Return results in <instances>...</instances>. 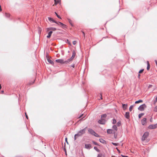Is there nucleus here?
I'll list each match as a JSON object with an SVG mask.
<instances>
[{
  "mask_svg": "<svg viewBox=\"0 0 157 157\" xmlns=\"http://www.w3.org/2000/svg\"><path fill=\"white\" fill-rule=\"evenodd\" d=\"M87 127L85 128L80 130L77 133V134H75V135L74 139L76 140V139L79 136H82L83 134L85 133Z\"/></svg>",
  "mask_w": 157,
  "mask_h": 157,
  "instance_id": "1",
  "label": "nucleus"
},
{
  "mask_svg": "<svg viewBox=\"0 0 157 157\" xmlns=\"http://www.w3.org/2000/svg\"><path fill=\"white\" fill-rule=\"evenodd\" d=\"M72 53V55L70 59H67V60L65 61V62L66 63H69L70 62L72 61L73 59L75 58L76 55L75 52L74 51H73Z\"/></svg>",
  "mask_w": 157,
  "mask_h": 157,
  "instance_id": "2",
  "label": "nucleus"
},
{
  "mask_svg": "<svg viewBox=\"0 0 157 157\" xmlns=\"http://www.w3.org/2000/svg\"><path fill=\"white\" fill-rule=\"evenodd\" d=\"M146 107V105L145 104H143L141 105H140L138 108V109L140 111H143Z\"/></svg>",
  "mask_w": 157,
  "mask_h": 157,
  "instance_id": "3",
  "label": "nucleus"
},
{
  "mask_svg": "<svg viewBox=\"0 0 157 157\" xmlns=\"http://www.w3.org/2000/svg\"><path fill=\"white\" fill-rule=\"evenodd\" d=\"M149 135V133L147 132H145L142 138V140L144 141L147 138Z\"/></svg>",
  "mask_w": 157,
  "mask_h": 157,
  "instance_id": "4",
  "label": "nucleus"
},
{
  "mask_svg": "<svg viewBox=\"0 0 157 157\" xmlns=\"http://www.w3.org/2000/svg\"><path fill=\"white\" fill-rule=\"evenodd\" d=\"M56 61L59 63H60L61 64H67L68 63H66L65 61H64V60L63 59H56Z\"/></svg>",
  "mask_w": 157,
  "mask_h": 157,
  "instance_id": "5",
  "label": "nucleus"
},
{
  "mask_svg": "<svg viewBox=\"0 0 157 157\" xmlns=\"http://www.w3.org/2000/svg\"><path fill=\"white\" fill-rule=\"evenodd\" d=\"M157 127V124H151L149 126L148 128L150 129H153Z\"/></svg>",
  "mask_w": 157,
  "mask_h": 157,
  "instance_id": "6",
  "label": "nucleus"
},
{
  "mask_svg": "<svg viewBox=\"0 0 157 157\" xmlns=\"http://www.w3.org/2000/svg\"><path fill=\"white\" fill-rule=\"evenodd\" d=\"M56 24H57V25H60L62 28H65L66 27V25L63 24V23L60 22H56Z\"/></svg>",
  "mask_w": 157,
  "mask_h": 157,
  "instance_id": "7",
  "label": "nucleus"
},
{
  "mask_svg": "<svg viewBox=\"0 0 157 157\" xmlns=\"http://www.w3.org/2000/svg\"><path fill=\"white\" fill-rule=\"evenodd\" d=\"M56 30V29L54 27H49L48 28L46 29V30L47 32H48V31L50 30H51L52 31H55Z\"/></svg>",
  "mask_w": 157,
  "mask_h": 157,
  "instance_id": "8",
  "label": "nucleus"
},
{
  "mask_svg": "<svg viewBox=\"0 0 157 157\" xmlns=\"http://www.w3.org/2000/svg\"><path fill=\"white\" fill-rule=\"evenodd\" d=\"M105 119H101V120H99L98 121V122L101 124H105Z\"/></svg>",
  "mask_w": 157,
  "mask_h": 157,
  "instance_id": "9",
  "label": "nucleus"
},
{
  "mask_svg": "<svg viewBox=\"0 0 157 157\" xmlns=\"http://www.w3.org/2000/svg\"><path fill=\"white\" fill-rule=\"evenodd\" d=\"M88 132L92 135H94L95 134V132L91 128H88Z\"/></svg>",
  "mask_w": 157,
  "mask_h": 157,
  "instance_id": "10",
  "label": "nucleus"
},
{
  "mask_svg": "<svg viewBox=\"0 0 157 157\" xmlns=\"http://www.w3.org/2000/svg\"><path fill=\"white\" fill-rule=\"evenodd\" d=\"M107 133L108 134L115 133V132L112 129H108L107 130Z\"/></svg>",
  "mask_w": 157,
  "mask_h": 157,
  "instance_id": "11",
  "label": "nucleus"
},
{
  "mask_svg": "<svg viewBox=\"0 0 157 157\" xmlns=\"http://www.w3.org/2000/svg\"><path fill=\"white\" fill-rule=\"evenodd\" d=\"M125 117L126 118L129 119L130 117L129 113L126 112L125 114Z\"/></svg>",
  "mask_w": 157,
  "mask_h": 157,
  "instance_id": "12",
  "label": "nucleus"
},
{
  "mask_svg": "<svg viewBox=\"0 0 157 157\" xmlns=\"http://www.w3.org/2000/svg\"><path fill=\"white\" fill-rule=\"evenodd\" d=\"M146 119L145 118H143L142 120V124L144 125L146 123Z\"/></svg>",
  "mask_w": 157,
  "mask_h": 157,
  "instance_id": "13",
  "label": "nucleus"
},
{
  "mask_svg": "<svg viewBox=\"0 0 157 157\" xmlns=\"http://www.w3.org/2000/svg\"><path fill=\"white\" fill-rule=\"evenodd\" d=\"M91 146V145L90 144H86L85 145V148L87 149L90 148Z\"/></svg>",
  "mask_w": 157,
  "mask_h": 157,
  "instance_id": "14",
  "label": "nucleus"
},
{
  "mask_svg": "<svg viewBox=\"0 0 157 157\" xmlns=\"http://www.w3.org/2000/svg\"><path fill=\"white\" fill-rule=\"evenodd\" d=\"M52 33V31H50L48 33V35L47 36V38H50L51 35Z\"/></svg>",
  "mask_w": 157,
  "mask_h": 157,
  "instance_id": "15",
  "label": "nucleus"
},
{
  "mask_svg": "<svg viewBox=\"0 0 157 157\" xmlns=\"http://www.w3.org/2000/svg\"><path fill=\"white\" fill-rule=\"evenodd\" d=\"M113 130L115 132H116L117 130V128L116 125H114L113 126Z\"/></svg>",
  "mask_w": 157,
  "mask_h": 157,
  "instance_id": "16",
  "label": "nucleus"
},
{
  "mask_svg": "<svg viewBox=\"0 0 157 157\" xmlns=\"http://www.w3.org/2000/svg\"><path fill=\"white\" fill-rule=\"evenodd\" d=\"M47 60L48 62L51 63L52 65H53L54 64V62L49 58H47Z\"/></svg>",
  "mask_w": 157,
  "mask_h": 157,
  "instance_id": "17",
  "label": "nucleus"
},
{
  "mask_svg": "<svg viewBox=\"0 0 157 157\" xmlns=\"http://www.w3.org/2000/svg\"><path fill=\"white\" fill-rule=\"evenodd\" d=\"M127 105L122 104V107L124 110L126 109H127Z\"/></svg>",
  "mask_w": 157,
  "mask_h": 157,
  "instance_id": "18",
  "label": "nucleus"
},
{
  "mask_svg": "<svg viewBox=\"0 0 157 157\" xmlns=\"http://www.w3.org/2000/svg\"><path fill=\"white\" fill-rule=\"evenodd\" d=\"M143 102V100H140L138 101H136L135 102V104H138L140 103H142Z\"/></svg>",
  "mask_w": 157,
  "mask_h": 157,
  "instance_id": "19",
  "label": "nucleus"
},
{
  "mask_svg": "<svg viewBox=\"0 0 157 157\" xmlns=\"http://www.w3.org/2000/svg\"><path fill=\"white\" fill-rule=\"evenodd\" d=\"M48 20H49V21H52V22L55 23H56V21H55L54 20H53V19L52 18H51V17H48Z\"/></svg>",
  "mask_w": 157,
  "mask_h": 157,
  "instance_id": "20",
  "label": "nucleus"
},
{
  "mask_svg": "<svg viewBox=\"0 0 157 157\" xmlns=\"http://www.w3.org/2000/svg\"><path fill=\"white\" fill-rule=\"evenodd\" d=\"M147 70H149L150 69V64H149V62L148 61H147Z\"/></svg>",
  "mask_w": 157,
  "mask_h": 157,
  "instance_id": "21",
  "label": "nucleus"
},
{
  "mask_svg": "<svg viewBox=\"0 0 157 157\" xmlns=\"http://www.w3.org/2000/svg\"><path fill=\"white\" fill-rule=\"evenodd\" d=\"M106 117V114H102L101 115V119H104Z\"/></svg>",
  "mask_w": 157,
  "mask_h": 157,
  "instance_id": "22",
  "label": "nucleus"
},
{
  "mask_svg": "<svg viewBox=\"0 0 157 157\" xmlns=\"http://www.w3.org/2000/svg\"><path fill=\"white\" fill-rule=\"evenodd\" d=\"M5 16L6 17L9 18L10 17V14L7 13H5Z\"/></svg>",
  "mask_w": 157,
  "mask_h": 157,
  "instance_id": "23",
  "label": "nucleus"
},
{
  "mask_svg": "<svg viewBox=\"0 0 157 157\" xmlns=\"http://www.w3.org/2000/svg\"><path fill=\"white\" fill-rule=\"evenodd\" d=\"M54 1H55V3L56 5L58 3H59L60 2V0H54Z\"/></svg>",
  "mask_w": 157,
  "mask_h": 157,
  "instance_id": "24",
  "label": "nucleus"
},
{
  "mask_svg": "<svg viewBox=\"0 0 157 157\" xmlns=\"http://www.w3.org/2000/svg\"><path fill=\"white\" fill-rule=\"evenodd\" d=\"M99 141L101 143H104L105 142V141L102 139H100Z\"/></svg>",
  "mask_w": 157,
  "mask_h": 157,
  "instance_id": "25",
  "label": "nucleus"
},
{
  "mask_svg": "<svg viewBox=\"0 0 157 157\" xmlns=\"http://www.w3.org/2000/svg\"><path fill=\"white\" fill-rule=\"evenodd\" d=\"M117 126L119 127L121 126V122L120 121H119L117 123Z\"/></svg>",
  "mask_w": 157,
  "mask_h": 157,
  "instance_id": "26",
  "label": "nucleus"
},
{
  "mask_svg": "<svg viewBox=\"0 0 157 157\" xmlns=\"http://www.w3.org/2000/svg\"><path fill=\"white\" fill-rule=\"evenodd\" d=\"M144 114L143 113H141L139 115V118L140 119L141 117L144 115Z\"/></svg>",
  "mask_w": 157,
  "mask_h": 157,
  "instance_id": "27",
  "label": "nucleus"
},
{
  "mask_svg": "<svg viewBox=\"0 0 157 157\" xmlns=\"http://www.w3.org/2000/svg\"><path fill=\"white\" fill-rule=\"evenodd\" d=\"M133 105H131L130 106L129 108V110L130 111H131L133 107Z\"/></svg>",
  "mask_w": 157,
  "mask_h": 157,
  "instance_id": "28",
  "label": "nucleus"
},
{
  "mask_svg": "<svg viewBox=\"0 0 157 157\" xmlns=\"http://www.w3.org/2000/svg\"><path fill=\"white\" fill-rule=\"evenodd\" d=\"M154 111L155 112H157V106H156L155 107Z\"/></svg>",
  "mask_w": 157,
  "mask_h": 157,
  "instance_id": "29",
  "label": "nucleus"
},
{
  "mask_svg": "<svg viewBox=\"0 0 157 157\" xmlns=\"http://www.w3.org/2000/svg\"><path fill=\"white\" fill-rule=\"evenodd\" d=\"M116 123V120L115 119H113V124H115Z\"/></svg>",
  "mask_w": 157,
  "mask_h": 157,
  "instance_id": "30",
  "label": "nucleus"
},
{
  "mask_svg": "<svg viewBox=\"0 0 157 157\" xmlns=\"http://www.w3.org/2000/svg\"><path fill=\"white\" fill-rule=\"evenodd\" d=\"M144 71V69L141 70L139 71V74H140V73H142Z\"/></svg>",
  "mask_w": 157,
  "mask_h": 157,
  "instance_id": "31",
  "label": "nucleus"
},
{
  "mask_svg": "<svg viewBox=\"0 0 157 157\" xmlns=\"http://www.w3.org/2000/svg\"><path fill=\"white\" fill-rule=\"evenodd\" d=\"M93 135H94L96 137H100V136H99V135H98L95 132V134H94Z\"/></svg>",
  "mask_w": 157,
  "mask_h": 157,
  "instance_id": "32",
  "label": "nucleus"
},
{
  "mask_svg": "<svg viewBox=\"0 0 157 157\" xmlns=\"http://www.w3.org/2000/svg\"><path fill=\"white\" fill-rule=\"evenodd\" d=\"M102 156V155L101 154H99L98 155L97 157H101Z\"/></svg>",
  "mask_w": 157,
  "mask_h": 157,
  "instance_id": "33",
  "label": "nucleus"
},
{
  "mask_svg": "<svg viewBox=\"0 0 157 157\" xmlns=\"http://www.w3.org/2000/svg\"><path fill=\"white\" fill-rule=\"evenodd\" d=\"M112 143L113 145L116 146H117L118 144L116 143H113V142H112Z\"/></svg>",
  "mask_w": 157,
  "mask_h": 157,
  "instance_id": "34",
  "label": "nucleus"
},
{
  "mask_svg": "<svg viewBox=\"0 0 157 157\" xmlns=\"http://www.w3.org/2000/svg\"><path fill=\"white\" fill-rule=\"evenodd\" d=\"M55 14H56L57 17L58 18H61L60 17L59 15H58V14L56 12H55Z\"/></svg>",
  "mask_w": 157,
  "mask_h": 157,
  "instance_id": "35",
  "label": "nucleus"
},
{
  "mask_svg": "<svg viewBox=\"0 0 157 157\" xmlns=\"http://www.w3.org/2000/svg\"><path fill=\"white\" fill-rule=\"evenodd\" d=\"M77 43V42L76 41H74L73 42V44L74 45H75Z\"/></svg>",
  "mask_w": 157,
  "mask_h": 157,
  "instance_id": "36",
  "label": "nucleus"
},
{
  "mask_svg": "<svg viewBox=\"0 0 157 157\" xmlns=\"http://www.w3.org/2000/svg\"><path fill=\"white\" fill-rule=\"evenodd\" d=\"M94 149H95V150H96L97 151H99V150L98 149L97 147H94Z\"/></svg>",
  "mask_w": 157,
  "mask_h": 157,
  "instance_id": "37",
  "label": "nucleus"
},
{
  "mask_svg": "<svg viewBox=\"0 0 157 157\" xmlns=\"http://www.w3.org/2000/svg\"><path fill=\"white\" fill-rule=\"evenodd\" d=\"M67 43L68 44H69V45H71V43L68 40H67Z\"/></svg>",
  "mask_w": 157,
  "mask_h": 157,
  "instance_id": "38",
  "label": "nucleus"
},
{
  "mask_svg": "<svg viewBox=\"0 0 157 157\" xmlns=\"http://www.w3.org/2000/svg\"><path fill=\"white\" fill-rule=\"evenodd\" d=\"M34 82V81L32 82H30L29 83V85H31L32 84H33V83Z\"/></svg>",
  "mask_w": 157,
  "mask_h": 157,
  "instance_id": "39",
  "label": "nucleus"
},
{
  "mask_svg": "<svg viewBox=\"0 0 157 157\" xmlns=\"http://www.w3.org/2000/svg\"><path fill=\"white\" fill-rule=\"evenodd\" d=\"M83 114H81V116H79V117H78V118H80V117H81L82 116H83Z\"/></svg>",
  "mask_w": 157,
  "mask_h": 157,
  "instance_id": "40",
  "label": "nucleus"
},
{
  "mask_svg": "<svg viewBox=\"0 0 157 157\" xmlns=\"http://www.w3.org/2000/svg\"><path fill=\"white\" fill-rule=\"evenodd\" d=\"M93 144H94L95 145H98V144L95 142H94V141H93Z\"/></svg>",
  "mask_w": 157,
  "mask_h": 157,
  "instance_id": "41",
  "label": "nucleus"
},
{
  "mask_svg": "<svg viewBox=\"0 0 157 157\" xmlns=\"http://www.w3.org/2000/svg\"><path fill=\"white\" fill-rule=\"evenodd\" d=\"M25 116H26V118L27 119H28V116L27 115L26 113H25Z\"/></svg>",
  "mask_w": 157,
  "mask_h": 157,
  "instance_id": "42",
  "label": "nucleus"
},
{
  "mask_svg": "<svg viewBox=\"0 0 157 157\" xmlns=\"http://www.w3.org/2000/svg\"><path fill=\"white\" fill-rule=\"evenodd\" d=\"M121 156L122 157H128L127 156L123 155H121Z\"/></svg>",
  "mask_w": 157,
  "mask_h": 157,
  "instance_id": "43",
  "label": "nucleus"
},
{
  "mask_svg": "<svg viewBox=\"0 0 157 157\" xmlns=\"http://www.w3.org/2000/svg\"><path fill=\"white\" fill-rule=\"evenodd\" d=\"M152 86V85H149V86H148V88H150Z\"/></svg>",
  "mask_w": 157,
  "mask_h": 157,
  "instance_id": "44",
  "label": "nucleus"
},
{
  "mask_svg": "<svg viewBox=\"0 0 157 157\" xmlns=\"http://www.w3.org/2000/svg\"><path fill=\"white\" fill-rule=\"evenodd\" d=\"M82 33H83V35L84 37H85V33L83 32H82Z\"/></svg>",
  "mask_w": 157,
  "mask_h": 157,
  "instance_id": "45",
  "label": "nucleus"
},
{
  "mask_svg": "<svg viewBox=\"0 0 157 157\" xmlns=\"http://www.w3.org/2000/svg\"><path fill=\"white\" fill-rule=\"evenodd\" d=\"M65 140H66V141L67 142V143L68 144V142H67V138H65Z\"/></svg>",
  "mask_w": 157,
  "mask_h": 157,
  "instance_id": "46",
  "label": "nucleus"
},
{
  "mask_svg": "<svg viewBox=\"0 0 157 157\" xmlns=\"http://www.w3.org/2000/svg\"><path fill=\"white\" fill-rule=\"evenodd\" d=\"M155 61L156 64V66H157V60H155Z\"/></svg>",
  "mask_w": 157,
  "mask_h": 157,
  "instance_id": "47",
  "label": "nucleus"
},
{
  "mask_svg": "<svg viewBox=\"0 0 157 157\" xmlns=\"http://www.w3.org/2000/svg\"><path fill=\"white\" fill-rule=\"evenodd\" d=\"M41 29L40 28H39V31H40V32L41 31Z\"/></svg>",
  "mask_w": 157,
  "mask_h": 157,
  "instance_id": "48",
  "label": "nucleus"
},
{
  "mask_svg": "<svg viewBox=\"0 0 157 157\" xmlns=\"http://www.w3.org/2000/svg\"><path fill=\"white\" fill-rule=\"evenodd\" d=\"M2 10V9H1V6L0 5V11Z\"/></svg>",
  "mask_w": 157,
  "mask_h": 157,
  "instance_id": "49",
  "label": "nucleus"
},
{
  "mask_svg": "<svg viewBox=\"0 0 157 157\" xmlns=\"http://www.w3.org/2000/svg\"><path fill=\"white\" fill-rule=\"evenodd\" d=\"M140 74H139L138 75V78H140Z\"/></svg>",
  "mask_w": 157,
  "mask_h": 157,
  "instance_id": "50",
  "label": "nucleus"
},
{
  "mask_svg": "<svg viewBox=\"0 0 157 157\" xmlns=\"http://www.w3.org/2000/svg\"><path fill=\"white\" fill-rule=\"evenodd\" d=\"M101 96V99H102V94H100Z\"/></svg>",
  "mask_w": 157,
  "mask_h": 157,
  "instance_id": "51",
  "label": "nucleus"
},
{
  "mask_svg": "<svg viewBox=\"0 0 157 157\" xmlns=\"http://www.w3.org/2000/svg\"><path fill=\"white\" fill-rule=\"evenodd\" d=\"M155 100H156V101H157V96L156 97V98H155Z\"/></svg>",
  "mask_w": 157,
  "mask_h": 157,
  "instance_id": "52",
  "label": "nucleus"
},
{
  "mask_svg": "<svg viewBox=\"0 0 157 157\" xmlns=\"http://www.w3.org/2000/svg\"><path fill=\"white\" fill-rule=\"evenodd\" d=\"M117 151H118L119 152H120V151H119L118 149H117Z\"/></svg>",
  "mask_w": 157,
  "mask_h": 157,
  "instance_id": "53",
  "label": "nucleus"
},
{
  "mask_svg": "<svg viewBox=\"0 0 157 157\" xmlns=\"http://www.w3.org/2000/svg\"><path fill=\"white\" fill-rule=\"evenodd\" d=\"M73 67H74V66H73Z\"/></svg>",
  "mask_w": 157,
  "mask_h": 157,
  "instance_id": "54",
  "label": "nucleus"
}]
</instances>
